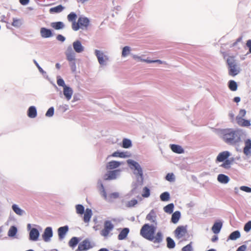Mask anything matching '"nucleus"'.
<instances>
[{
	"label": "nucleus",
	"mask_w": 251,
	"mask_h": 251,
	"mask_svg": "<svg viewBox=\"0 0 251 251\" xmlns=\"http://www.w3.org/2000/svg\"><path fill=\"white\" fill-rule=\"evenodd\" d=\"M156 226L149 224H144L140 231V235L145 239L154 244H160L163 240V235L161 231H158L155 235Z\"/></svg>",
	"instance_id": "nucleus-1"
},
{
	"label": "nucleus",
	"mask_w": 251,
	"mask_h": 251,
	"mask_svg": "<svg viewBox=\"0 0 251 251\" xmlns=\"http://www.w3.org/2000/svg\"><path fill=\"white\" fill-rule=\"evenodd\" d=\"M224 141L230 144L234 145L240 141V136L238 131L231 129H224L221 133Z\"/></svg>",
	"instance_id": "nucleus-2"
},
{
	"label": "nucleus",
	"mask_w": 251,
	"mask_h": 251,
	"mask_svg": "<svg viewBox=\"0 0 251 251\" xmlns=\"http://www.w3.org/2000/svg\"><path fill=\"white\" fill-rule=\"evenodd\" d=\"M227 63L228 66L229 74L230 75L233 76L239 73L240 68L234 57L229 56L227 59Z\"/></svg>",
	"instance_id": "nucleus-3"
},
{
	"label": "nucleus",
	"mask_w": 251,
	"mask_h": 251,
	"mask_svg": "<svg viewBox=\"0 0 251 251\" xmlns=\"http://www.w3.org/2000/svg\"><path fill=\"white\" fill-rule=\"evenodd\" d=\"M95 54L101 66H105L107 65L109 57L105 52L101 50H95Z\"/></svg>",
	"instance_id": "nucleus-4"
},
{
	"label": "nucleus",
	"mask_w": 251,
	"mask_h": 251,
	"mask_svg": "<svg viewBox=\"0 0 251 251\" xmlns=\"http://www.w3.org/2000/svg\"><path fill=\"white\" fill-rule=\"evenodd\" d=\"M175 237L180 241L186 240V237L188 235L186 227L184 226H178L174 231Z\"/></svg>",
	"instance_id": "nucleus-5"
},
{
	"label": "nucleus",
	"mask_w": 251,
	"mask_h": 251,
	"mask_svg": "<svg viewBox=\"0 0 251 251\" xmlns=\"http://www.w3.org/2000/svg\"><path fill=\"white\" fill-rule=\"evenodd\" d=\"M128 163L130 165L131 169H134V173L143 178V171L140 165L135 161L130 160L128 161Z\"/></svg>",
	"instance_id": "nucleus-6"
},
{
	"label": "nucleus",
	"mask_w": 251,
	"mask_h": 251,
	"mask_svg": "<svg viewBox=\"0 0 251 251\" xmlns=\"http://www.w3.org/2000/svg\"><path fill=\"white\" fill-rule=\"evenodd\" d=\"M93 247L90 241L86 239L78 244V248L76 251H86Z\"/></svg>",
	"instance_id": "nucleus-7"
},
{
	"label": "nucleus",
	"mask_w": 251,
	"mask_h": 251,
	"mask_svg": "<svg viewBox=\"0 0 251 251\" xmlns=\"http://www.w3.org/2000/svg\"><path fill=\"white\" fill-rule=\"evenodd\" d=\"M113 228L114 226L111 222L106 221L104 223V228L101 231V235L104 237H107Z\"/></svg>",
	"instance_id": "nucleus-8"
},
{
	"label": "nucleus",
	"mask_w": 251,
	"mask_h": 251,
	"mask_svg": "<svg viewBox=\"0 0 251 251\" xmlns=\"http://www.w3.org/2000/svg\"><path fill=\"white\" fill-rule=\"evenodd\" d=\"M74 50L76 53H80L85 50V47L82 45L80 41L76 40L72 43Z\"/></svg>",
	"instance_id": "nucleus-9"
},
{
	"label": "nucleus",
	"mask_w": 251,
	"mask_h": 251,
	"mask_svg": "<svg viewBox=\"0 0 251 251\" xmlns=\"http://www.w3.org/2000/svg\"><path fill=\"white\" fill-rule=\"evenodd\" d=\"M120 170L108 171L104 175L103 178L105 180L115 179L119 175Z\"/></svg>",
	"instance_id": "nucleus-10"
},
{
	"label": "nucleus",
	"mask_w": 251,
	"mask_h": 251,
	"mask_svg": "<svg viewBox=\"0 0 251 251\" xmlns=\"http://www.w3.org/2000/svg\"><path fill=\"white\" fill-rule=\"evenodd\" d=\"M64 54L65 55L66 60L75 58V52L71 45L67 47L64 52Z\"/></svg>",
	"instance_id": "nucleus-11"
},
{
	"label": "nucleus",
	"mask_w": 251,
	"mask_h": 251,
	"mask_svg": "<svg viewBox=\"0 0 251 251\" xmlns=\"http://www.w3.org/2000/svg\"><path fill=\"white\" fill-rule=\"evenodd\" d=\"M146 219L155 226L157 225L156 214L154 210H151L150 212V213L147 215Z\"/></svg>",
	"instance_id": "nucleus-12"
},
{
	"label": "nucleus",
	"mask_w": 251,
	"mask_h": 251,
	"mask_svg": "<svg viewBox=\"0 0 251 251\" xmlns=\"http://www.w3.org/2000/svg\"><path fill=\"white\" fill-rule=\"evenodd\" d=\"M52 236V229L50 227H47L42 235L43 238L45 242H49L50 238Z\"/></svg>",
	"instance_id": "nucleus-13"
},
{
	"label": "nucleus",
	"mask_w": 251,
	"mask_h": 251,
	"mask_svg": "<svg viewBox=\"0 0 251 251\" xmlns=\"http://www.w3.org/2000/svg\"><path fill=\"white\" fill-rule=\"evenodd\" d=\"M78 21L80 26V28L82 29L86 28L88 26L90 22L89 20L84 17H79Z\"/></svg>",
	"instance_id": "nucleus-14"
},
{
	"label": "nucleus",
	"mask_w": 251,
	"mask_h": 251,
	"mask_svg": "<svg viewBox=\"0 0 251 251\" xmlns=\"http://www.w3.org/2000/svg\"><path fill=\"white\" fill-rule=\"evenodd\" d=\"M236 120L237 123L240 126L248 127L251 126V123L250 120H245L239 117H236Z\"/></svg>",
	"instance_id": "nucleus-15"
},
{
	"label": "nucleus",
	"mask_w": 251,
	"mask_h": 251,
	"mask_svg": "<svg viewBox=\"0 0 251 251\" xmlns=\"http://www.w3.org/2000/svg\"><path fill=\"white\" fill-rule=\"evenodd\" d=\"M132 58L137 62H143L147 63H151V60L148 58H145V55H139L137 54H132Z\"/></svg>",
	"instance_id": "nucleus-16"
},
{
	"label": "nucleus",
	"mask_w": 251,
	"mask_h": 251,
	"mask_svg": "<svg viewBox=\"0 0 251 251\" xmlns=\"http://www.w3.org/2000/svg\"><path fill=\"white\" fill-rule=\"evenodd\" d=\"M41 36L44 38H50L52 36V33L51 30L45 27H42L40 29Z\"/></svg>",
	"instance_id": "nucleus-17"
},
{
	"label": "nucleus",
	"mask_w": 251,
	"mask_h": 251,
	"mask_svg": "<svg viewBox=\"0 0 251 251\" xmlns=\"http://www.w3.org/2000/svg\"><path fill=\"white\" fill-rule=\"evenodd\" d=\"M39 235L38 230L35 228H33L29 232V239L32 241H36L38 238Z\"/></svg>",
	"instance_id": "nucleus-18"
},
{
	"label": "nucleus",
	"mask_w": 251,
	"mask_h": 251,
	"mask_svg": "<svg viewBox=\"0 0 251 251\" xmlns=\"http://www.w3.org/2000/svg\"><path fill=\"white\" fill-rule=\"evenodd\" d=\"M121 165V163L117 161H111L109 162L106 165L107 170H112L118 168Z\"/></svg>",
	"instance_id": "nucleus-19"
},
{
	"label": "nucleus",
	"mask_w": 251,
	"mask_h": 251,
	"mask_svg": "<svg viewBox=\"0 0 251 251\" xmlns=\"http://www.w3.org/2000/svg\"><path fill=\"white\" fill-rule=\"evenodd\" d=\"M69 62V65L72 73L76 72V58L67 60Z\"/></svg>",
	"instance_id": "nucleus-20"
},
{
	"label": "nucleus",
	"mask_w": 251,
	"mask_h": 251,
	"mask_svg": "<svg viewBox=\"0 0 251 251\" xmlns=\"http://www.w3.org/2000/svg\"><path fill=\"white\" fill-rule=\"evenodd\" d=\"M68 227L67 226L60 227L58 228V233L60 239H62L64 237L66 233L68 231Z\"/></svg>",
	"instance_id": "nucleus-21"
},
{
	"label": "nucleus",
	"mask_w": 251,
	"mask_h": 251,
	"mask_svg": "<svg viewBox=\"0 0 251 251\" xmlns=\"http://www.w3.org/2000/svg\"><path fill=\"white\" fill-rule=\"evenodd\" d=\"M129 232V230L128 228H123L118 235V239L120 240H122L126 239Z\"/></svg>",
	"instance_id": "nucleus-22"
},
{
	"label": "nucleus",
	"mask_w": 251,
	"mask_h": 251,
	"mask_svg": "<svg viewBox=\"0 0 251 251\" xmlns=\"http://www.w3.org/2000/svg\"><path fill=\"white\" fill-rule=\"evenodd\" d=\"M245 146L243 150L245 154L248 155L250 153V150L251 149V140L247 139L245 141Z\"/></svg>",
	"instance_id": "nucleus-23"
},
{
	"label": "nucleus",
	"mask_w": 251,
	"mask_h": 251,
	"mask_svg": "<svg viewBox=\"0 0 251 251\" xmlns=\"http://www.w3.org/2000/svg\"><path fill=\"white\" fill-rule=\"evenodd\" d=\"M12 25L16 28L20 27L23 24V20L22 19H18L17 18H13L12 19Z\"/></svg>",
	"instance_id": "nucleus-24"
},
{
	"label": "nucleus",
	"mask_w": 251,
	"mask_h": 251,
	"mask_svg": "<svg viewBox=\"0 0 251 251\" xmlns=\"http://www.w3.org/2000/svg\"><path fill=\"white\" fill-rule=\"evenodd\" d=\"M92 210L89 208H87L84 214L83 221L85 223H88L92 217Z\"/></svg>",
	"instance_id": "nucleus-25"
},
{
	"label": "nucleus",
	"mask_w": 251,
	"mask_h": 251,
	"mask_svg": "<svg viewBox=\"0 0 251 251\" xmlns=\"http://www.w3.org/2000/svg\"><path fill=\"white\" fill-rule=\"evenodd\" d=\"M171 149L172 150V151L174 152L177 153H183L184 150L181 148V146L173 144L171 145Z\"/></svg>",
	"instance_id": "nucleus-26"
},
{
	"label": "nucleus",
	"mask_w": 251,
	"mask_h": 251,
	"mask_svg": "<svg viewBox=\"0 0 251 251\" xmlns=\"http://www.w3.org/2000/svg\"><path fill=\"white\" fill-rule=\"evenodd\" d=\"M27 115L31 118H34L37 116V111L34 106H30L28 110Z\"/></svg>",
	"instance_id": "nucleus-27"
},
{
	"label": "nucleus",
	"mask_w": 251,
	"mask_h": 251,
	"mask_svg": "<svg viewBox=\"0 0 251 251\" xmlns=\"http://www.w3.org/2000/svg\"><path fill=\"white\" fill-rule=\"evenodd\" d=\"M51 26L56 30H59L64 28L65 25L62 22H57L51 23Z\"/></svg>",
	"instance_id": "nucleus-28"
},
{
	"label": "nucleus",
	"mask_w": 251,
	"mask_h": 251,
	"mask_svg": "<svg viewBox=\"0 0 251 251\" xmlns=\"http://www.w3.org/2000/svg\"><path fill=\"white\" fill-rule=\"evenodd\" d=\"M180 218V213L179 211L175 212L172 216L171 221L174 224L177 223Z\"/></svg>",
	"instance_id": "nucleus-29"
},
{
	"label": "nucleus",
	"mask_w": 251,
	"mask_h": 251,
	"mask_svg": "<svg viewBox=\"0 0 251 251\" xmlns=\"http://www.w3.org/2000/svg\"><path fill=\"white\" fill-rule=\"evenodd\" d=\"M64 7H63L61 5H57V6L52 7L50 8V12L51 13H60L61 11H62L64 9Z\"/></svg>",
	"instance_id": "nucleus-30"
},
{
	"label": "nucleus",
	"mask_w": 251,
	"mask_h": 251,
	"mask_svg": "<svg viewBox=\"0 0 251 251\" xmlns=\"http://www.w3.org/2000/svg\"><path fill=\"white\" fill-rule=\"evenodd\" d=\"M79 240L77 237H72L69 242V245L70 247L74 249L78 243Z\"/></svg>",
	"instance_id": "nucleus-31"
},
{
	"label": "nucleus",
	"mask_w": 251,
	"mask_h": 251,
	"mask_svg": "<svg viewBox=\"0 0 251 251\" xmlns=\"http://www.w3.org/2000/svg\"><path fill=\"white\" fill-rule=\"evenodd\" d=\"M131 49L129 46H125L123 48L122 52V56L126 57L130 54Z\"/></svg>",
	"instance_id": "nucleus-32"
},
{
	"label": "nucleus",
	"mask_w": 251,
	"mask_h": 251,
	"mask_svg": "<svg viewBox=\"0 0 251 251\" xmlns=\"http://www.w3.org/2000/svg\"><path fill=\"white\" fill-rule=\"evenodd\" d=\"M234 161V159L233 158L229 159H226L223 162V163L221 165V166L228 169L230 168V165L233 163Z\"/></svg>",
	"instance_id": "nucleus-33"
},
{
	"label": "nucleus",
	"mask_w": 251,
	"mask_h": 251,
	"mask_svg": "<svg viewBox=\"0 0 251 251\" xmlns=\"http://www.w3.org/2000/svg\"><path fill=\"white\" fill-rule=\"evenodd\" d=\"M167 247L169 249H173L176 246L175 241L170 237L166 238Z\"/></svg>",
	"instance_id": "nucleus-34"
},
{
	"label": "nucleus",
	"mask_w": 251,
	"mask_h": 251,
	"mask_svg": "<svg viewBox=\"0 0 251 251\" xmlns=\"http://www.w3.org/2000/svg\"><path fill=\"white\" fill-rule=\"evenodd\" d=\"M112 156L113 157H119L120 158H126L129 157V155L127 154V152H119V151H115L113 152L112 154Z\"/></svg>",
	"instance_id": "nucleus-35"
},
{
	"label": "nucleus",
	"mask_w": 251,
	"mask_h": 251,
	"mask_svg": "<svg viewBox=\"0 0 251 251\" xmlns=\"http://www.w3.org/2000/svg\"><path fill=\"white\" fill-rule=\"evenodd\" d=\"M240 236L241 235L240 232L238 230H236L235 231H233L230 234L229 236V239L232 240H235L239 238L240 237Z\"/></svg>",
	"instance_id": "nucleus-36"
},
{
	"label": "nucleus",
	"mask_w": 251,
	"mask_h": 251,
	"mask_svg": "<svg viewBox=\"0 0 251 251\" xmlns=\"http://www.w3.org/2000/svg\"><path fill=\"white\" fill-rule=\"evenodd\" d=\"M174 205L173 203H170L164 207V210L165 212L171 214L173 212Z\"/></svg>",
	"instance_id": "nucleus-37"
},
{
	"label": "nucleus",
	"mask_w": 251,
	"mask_h": 251,
	"mask_svg": "<svg viewBox=\"0 0 251 251\" xmlns=\"http://www.w3.org/2000/svg\"><path fill=\"white\" fill-rule=\"evenodd\" d=\"M131 142L129 139L124 138L123 140L122 147L124 148H129L131 146Z\"/></svg>",
	"instance_id": "nucleus-38"
},
{
	"label": "nucleus",
	"mask_w": 251,
	"mask_h": 251,
	"mask_svg": "<svg viewBox=\"0 0 251 251\" xmlns=\"http://www.w3.org/2000/svg\"><path fill=\"white\" fill-rule=\"evenodd\" d=\"M228 87L231 91H235L237 88V85L234 80H230L228 82Z\"/></svg>",
	"instance_id": "nucleus-39"
},
{
	"label": "nucleus",
	"mask_w": 251,
	"mask_h": 251,
	"mask_svg": "<svg viewBox=\"0 0 251 251\" xmlns=\"http://www.w3.org/2000/svg\"><path fill=\"white\" fill-rule=\"evenodd\" d=\"M138 203V201L136 199H133L131 200L128 201H127L126 204V207L130 208L134 206Z\"/></svg>",
	"instance_id": "nucleus-40"
},
{
	"label": "nucleus",
	"mask_w": 251,
	"mask_h": 251,
	"mask_svg": "<svg viewBox=\"0 0 251 251\" xmlns=\"http://www.w3.org/2000/svg\"><path fill=\"white\" fill-rule=\"evenodd\" d=\"M160 198L162 201H168L170 199V194L168 192H164L160 195Z\"/></svg>",
	"instance_id": "nucleus-41"
},
{
	"label": "nucleus",
	"mask_w": 251,
	"mask_h": 251,
	"mask_svg": "<svg viewBox=\"0 0 251 251\" xmlns=\"http://www.w3.org/2000/svg\"><path fill=\"white\" fill-rule=\"evenodd\" d=\"M230 156V153L227 151L221 152V162L224 161L225 160L228 159V157Z\"/></svg>",
	"instance_id": "nucleus-42"
},
{
	"label": "nucleus",
	"mask_w": 251,
	"mask_h": 251,
	"mask_svg": "<svg viewBox=\"0 0 251 251\" xmlns=\"http://www.w3.org/2000/svg\"><path fill=\"white\" fill-rule=\"evenodd\" d=\"M76 212L78 214H83L84 212V207L81 204H77L75 206Z\"/></svg>",
	"instance_id": "nucleus-43"
},
{
	"label": "nucleus",
	"mask_w": 251,
	"mask_h": 251,
	"mask_svg": "<svg viewBox=\"0 0 251 251\" xmlns=\"http://www.w3.org/2000/svg\"><path fill=\"white\" fill-rule=\"evenodd\" d=\"M17 232V228L14 226H12L8 231V235L9 236L13 237L16 235Z\"/></svg>",
	"instance_id": "nucleus-44"
},
{
	"label": "nucleus",
	"mask_w": 251,
	"mask_h": 251,
	"mask_svg": "<svg viewBox=\"0 0 251 251\" xmlns=\"http://www.w3.org/2000/svg\"><path fill=\"white\" fill-rule=\"evenodd\" d=\"M12 209L18 215H22L23 213V211L20 209L16 204L12 205Z\"/></svg>",
	"instance_id": "nucleus-45"
},
{
	"label": "nucleus",
	"mask_w": 251,
	"mask_h": 251,
	"mask_svg": "<svg viewBox=\"0 0 251 251\" xmlns=\"http://www.w3.org/2000/svg\"><path fill=\"white\" fill-rule=\"evenodd\" d=\"M76 18V14L74 12H71L67 16L68 21L72 22H75Z\"/></svg>",
	"instance_id": "nucleus-46"
},
{
	"label": "nucleus",
	"mask_w": 251,
	"mask_h": 251,
	"mask_svg": "<svg viewBox=\"0 0 251 251\" xmlns=\"http://www.w3.org/2000/svg\"><path fill=\"white\" fill-rule=\"evenodd\" d=\"M212 230L214 233H218L220 232V222H216L213 225Z\"/></svg>",
	"instance_id": "nucleus-47"
},
{
	"label": "nucleus",
	"mask_w": 251,
	"mask_h": 251,
	"mask_svg": "<svg viewBox=\"0 0 251 251\" xmlns=\"http://www.w3.org/2000/svg\"><path fill=\"white\" fill-rule=\"evenodd\" d=\"M150 189L148 187H145L143 190V193L142 194V197L144 198H148L150 196Z\"/></svg>",
	"instance_id": "nucleus-48"
},
{
	"label": "nucleus",
	"mask_w": 251,
	"mask_h": 251,
	"mask_svg": "<svg viewBox=\"0 0 251 251\" xmlns=\"http://www.w3.org/2000/svg\"><path fill=\"white\" fill-rule=\"evenodd\" d=\"M73 91L72 89L67 85L63 87V94H72Z\"/></svg>",
	"instance_id": "nucleus-49"
},
{
	"label": "nucleus",
	"mask_w": 251,
	"mask_h": 251,
	"mask_svg": "<svg viewBox=\"0 0 251 251\" xmlns=\"http://www.w3.org/2000/svg\"><path fill=\"white\" fill-rule=\"evenodd\" d=\"M72 28L75 31H77L79 28H80L78 21H77V23L75 22V21L72 22Z\"/></svg>",
	"instance_id": "nucleus-50"
},
{
	"label": "nucleus",
	"mask_w": 251,
	"mask_h": 251,
	"mask_svg": "<svg viewBox=\"0 0 251 251\" xmlns=\"http://www.w3.org/2000/svg\"><path fill=\"white\" fill-rule=\"evenodd\" d=\"M229 181V178L227 176L221 174V183H226Z\"/></svg>",
	"instance_id": "nucleus-51"
},
{
	"label": "nucleus",
	"mask_w": 251,
	"mask_h": 251,
	"mask_svg": "<svg viewBox=\"0 0 251 251\" xmlns=\"http://www.w3.org/2000/svg\"><path fill=\"white\" fill-rule=\"evenodd\" d=\"M57 83L59 86H62L63 87L66 85L64 80L59 76L57 77Z\"/></svg>",
	"instance_id": "nucleus-52"
},
{
	"label": "nucleus",
	"mask_w": 251,
	"mask_h": 251,
	"mask_svg": "<svg viewBox=\"0 0 251 251\" xmlns=\"http://www.w3.org/2000/svg\"><path fill=\"white\" fill-rule=\"evenodd\" d=\"M166 179L169 181L172 182L175 180L174 175L173 173H169L166 176Z\"/></svg>",
	"instance_id": "nucleus-53"
},
{
	"label": "nucleus",
	"mask_w": 251,
	"mask_h": 251,
	"mask_svg": "<svg viewBox=\"0 0 251 251\" xmlns=\"http://www.w3.org/2000/svg\"><path fill=\"white\" fill-rule=\"evenodd\" d=\"M182 251H192V242L183 247Z\"/></svg>",
	"instance_id": "nucleus-54"
},
{
	"label": "nucleus",
	"mask_w": 251,
	"mask_h": 251,
	"mask_svg": "<svg viewBox=\"0 0 251 251\" xmlns=\"http://www.w3.org/2000/svg\"><path fill=\"white\" fill-rule=\"evenodd\" d=\"M244 229L246 232H249L251 229V221H249L245 224Z\"/></svg>",
	"instance_id": "nucleus-55"
},
{
	"label": "nucleus",
	"mask_w": 251,
	"mask_h": 251,
	"mask_svg": "<svg viewBox=\"0 0 251 251\" xmlns=\"http://www.w3.org/2000/svg\"><path fill=\"white\" fill-rule=\"evenodd\" d=\"M54 114V108L53 107H50L47 111V112L46 113V116L47 117H51L53 116Z\"/></svg>",
	"instance_id": "nucleus-56"
},
{
	"label": "nucleus",
	"mask_w": 251,
	"mask_h": 251,
	"mask_svg": "<svg viewBox=\"0 0 251 251\" xmlns=\"http://www.w3.org/2000/svg\"><path fill=\"white\" fill-rule=\"evenodd\" d=\"M240 189L242 191L248 193H251V188L248 186H243L240 187Z\"/></svg>",
	"instance_id": "nucleus-57"
},
{
	"label": "nucleus",
	"mask_w": 251,
	"mask_h": 251,
	"mask_svg": "<svg viewBox=\"0 0 251 251\" xmlns=\"http://www.w3.org/2000/svg\"><path fill=\"white\" fill-rule=\"evenodd\" d=\"M151 63H158L159 64H164V65H167V63L165 61H162L161 60H151Z\"/></svg>",
	"instance_id": "nucleus-58"
},
{
	"label": "nucleus",
	"mask_w": 251,
	"mask_h": 251,
	"mask_svg": "<svg viewBox=\"0 0 251 251\" xmlns=\"http://www.w3.org/2000/svg\"><path fill=\"white\" fill-rule=\"evenodd\" d=\"M246 114V111L244 109H241L239 111V114L237 117H241V118H243V117H245V116Z\"/></svg>",
	"instance_id": "nucleus-59"
},
{
	"label": "nucleus",
	"mask_w": 251,
	"mask_h": 251,
	"mask_svg": "<svg viewBox=\"0 0 251 251\" xmlns=\"http://www.w3.org/2000/svg\"><path fill=\"white\" fill-rule=\"evenodd\" d=\"M247 246L245 245H243L240 246L236 251H246Z\"/></svg>",
	"instance_id": "nucleus-60"
},
{
	"label": "nucleus",
	"mask_w": 251,
	"mask_h": 251,
	"mask_svg": "<svg viewBox=\"0 0 251 251\" xmlns=\"http://www.w3.org/2000/svg\"><path fill=\"white\" fill-rule=\"evenodd\" d=\"M56 39L58 41H60L61 42H64L65 40V37H64L63 36H62V35H60V34L57 35Z\"/></svg>",
	"instance_id": "nucleus-61"
},
{
	"label": "nucleus",
	"mask_w": 251,
	"mask_h": 251,
	"mask_svg": "<svg viewBox=\"0 0 251 251\" xmlns=\"http://www.w3.org/2000/svg\"><path fill=\"white\" fill-rule=\"evenodd\" d=\"M246 46L249 49V52L251 53V40L247 41Z\"/></svg>",
	"instance_id": "nucleus-62"
},
{
	"label": "nucleus",
	"mask_w": 251,
	"mask_h": 251,
	"mask_svg": "<svg viewBox=\"0 0 251 251\" xmlns=\"http://www.w3.org/2000/svg\"><path fill=\"white\" fill-rule=\"evenodd\" d=\"M21 3L22 5H25L29 2V0H20Z\"/></svg>",
	"instance_id": "nucleus-63"
},
{
	"label": "nucleus",
	"mask_w": 251,
	"mask_h": 251,
	"mask_svg": "<svg viewBox=\"0 0 251 251\" xmlns=\"http://www.w3.org/2000/svg\"><path fill=\"white\" fill-rule=\"evenodd\" d=\"M111 197L114 198H117L119 197V194L118 193H113L111 194Z\"/></svg>",
	"instance_id": "nucleus-64"
}]
</instances>
